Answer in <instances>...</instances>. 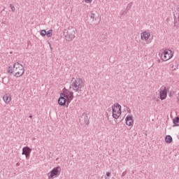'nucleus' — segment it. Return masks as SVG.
<instances>
[{
    "mask_svg": "<svg viewBox=\"0 0 179 179\" xmlns=\"http://www.w3.org/2000/svg\"><path fill=\"white\" fill-rule=\"evenodd\" d=\"M83 87V81L82 78H76L71 79V83L70 85V89L76 92L77 93H80L82 92V88Z\"/></svg>",
    "mask_w": 179,
    "mask_h": 179,
    "instance_id": "1",
    "label": "nucleus"
},
{
    "mask_svg": "<svg viewBox=\"0 0 179 179\" xmlns=\"http://www.w3.org/2000/svg\"><path fill=\"white\" fill-rule=\"evenodd\" d=\"M76 34V29L73 27H69L68 29H65L64 31V36L66 41H72L75 38Z\"/></svg>",
    "mask_w": 179,
    "mask_h": 179,
    "instance_id": "2",
    "label": "nucleus"
},
{
    "mask_svg": "<svg viewBox=\"0 0 179 179\" xmlns=\"http://www.w3.org/2000/svg\"><path fill=\"white\" fill-rule=\"evenodd\" d=\"M174 54L173 53V51L171 50H164L162 54H161V58L162 61H169V59H171L173 58V56Z\"/></svg>",
    "mask_w": 179,
    "mask_h": 179,
    "instance_id": "3",
    "label": "nucleus"
},
{
    "mask_svg": "<svg viewBox=\"0 0 179 179\" xmlns=\"http://www.w3.org/2000/svg\"><path fill=\"white\" fill-rule=\"evenodd\" d=\"M58 103L59 106H65L66 107H68V106H69L70 101L66 99L65 95H64V94H60V97L58 99Z\"/></svg>",
    "mask_w": 179,
    "mask_h": 179,
    "instance_id": "4",
    "label": "nucleus"
},
{
    "mask_svg": "<svg viewBox=\"0 0 179 179\" xmlns=\"http://www.w3.org/2000/svg\"><path fill=\"white\" fill-rule=\"evenodd\" d=\"M62 94H64V97L66 100L71 102V100H73V92L64 89L63 91V93Z\"/></svg>",
    "mask_w": 179,
    "mask_h": 179,
    "instance_id": "5",
    "label": "nucleus"
},
{
    "mask_svg": "<svg viewBox=\"0 0 179 179\" xmlns=\"http://www.w3.org/2000/svg\"><path fill=\"white\" fill-rule=\"evenodd\" d=\"M59 174H61V167L60 166L55 167L50 171V178L54 179V177L57 176H59Z\"/></svg>",
    "mask_w": 179,
    "mask_h": 179,
    "instance_id": "6",
    "label": "nucleus"
},
{
    "mask_svg": "<svg viewBox=\"0 0 179 179\" xmlns=\"http://www.w3.org/2000/svg\"><path fill=\"white\" fill-rule=\"evenodd\" d=\"M159 96L161 100H166L167 98V89L166 87H162L160 89Z\"/></svg>",
    "mask_w": 179,
    "mask_h": 179,
    "instance_id": "7",
    "label": "nucleus"
},
{
    "mask_svg": "<svg viewBox=\"0 0 179 179\" xmlns=\"http://www.w3.org/2000/svg\"><path fill=\"white\" fill-rule=\"evenodd\" d=\"M80 122L81 124H86V125H89V116H87V113H83L80 119Z\"/></svg>",
    "mask_w": 179,
    "mask_h": 179,
    "instance_id": "8",
    "label": "nucleus"
},
{
    "mask_svg": "<svg viewBox=\"0 0 179 179\" xmlns=\"http://www.w3.org/2000/svg\"><path fill=\"white\" fill-rule=\"evenodd\" d=\"M30 153H31V149L30 148L26 146L22 148V155H24L26 159H29Z\"/></svg>",
    "mask_w": 179,
    "mask_h": 179,
    "instance_id": "9",
    "label": "nucleus"
},
{
    "mask_svg": "<svg viewBox=\"0 0 179 179\" xmlns=\"http://www.w3.org/2000/svg\"><path fill=\"white\" fill-rule=\"evenodd\" d=\"M126 125H128V127H134V119L132 115H128L126 118Z\"/></svg>",
    "mask_w": 179,
    "mask_h": 179,
    "instance_id": "10",
    "label": "nucleus"
},
{
    "mask_svg": "<svg viewBox=\"0 0 179 179\" xmlns=\"http://www.w3.org/2000/svg\"><path fill=\"white\" fill-rule=\"evenodd\" d=\"M141 40L144 41H148L149 37H150V31H145L141 34Z\"/></svg>",
    "mask_w": 179,
    "mask_h": 179,
    "instance_id": "11",
    "label": "nucleus"
},
{
    "mask_svg": "<svg viewBox=\"0 0 179 179\" xmlns=\"http://www.w3.org/2000/svg\"><path fill=\"white\" fill-rule=\"evenodd\" d=\"M112 111L114 113H121V105L119 103H115L114 106H112Z\"/></svg>",
    "mask_w": 179,
    "mask_h": 179,
    "instance_id": "12",
    "label": "nucleus"
},
{
    "mask_svg": "<svg viewBox=\"0 0 179 179\" xmlns=\"http://www.w3.org/2000/svg\"><path fill=\"white\" fill-rule=\"evenodd\" d=\"M3 100L6 103V104H9V103L12 101V97H10V95L9 94H6L3 96Z\"/></svg>",
    "mask_w": 179,
    "mask_h": 179,
    "instance_id": "13",
    "label": "nucleus"
},
{
    "mask_svg": "<svg viewBox=\"0 0 179 179\" xmlns=\"http://www.w3.org/2000/svg\"><path fill=\"white\" fill-rule=\"evenodd\" d=\"M13 69H15V71H17V69H19V71H23L24 67L23 65L20 64V63L17 62L13 64Z\"/></svg>",
    "mask_w": 179,
    "mask_h": 179,
    "instance_id": "14",
    "label": "nucleus"
},
{
    "mask_svg": "<svg viewBox=\"0 0 179 179\" xmlns=\"http://www.w3.org/2000/svg\"><path fill=\"white\" fill-rule=\"evenodd\" d=\"M15 75L14 76H16L17 78H20V76H22L24 73V69H22V71L17 69L16 70V69H15Z\"/></svg>",
    "mask_w": 179,
    "mask_h": 179,
    "instance_id": "15",
    "label": "nucleus"
},
{
    "mask_svg": "<svg viewBox=\"0 0 179 179\" xmlns=\"http://www.w3.org/2000/svg\"><path fill=\"white\" fill-rule=\"evenodd\" d=\"M165 142L166 143H171V142H173V137H171V136H170V135H167L165 137Z\"/></svg>",
    "mask_w": 179,
    "mask_h": 179,
    "instance_id": "16",
    "label": "nucleus"
},
{
    "mask_svg": "<svg viewBox=\"0 0 179 179\" xmlns=\"http://www.w3.org/2000/svg\"><path fill=\"white\" fill-rule=\"evenodd\" d=\"M120 115H121V113H115V110H113L112 116L115 120H118L120 118Z\"/></svg>",
    "mask_w": 179,
    "mask_h": 179,
    "instance_id": "17",
    "label": "nucleus"
},
{
    "mask_svg": "<svg viewBox=\"0 0 179 179\" xmlns=\"http://www.w3.org/2000/svg\"><path fill=\"white\" fill-rule=\"evenodd\" d=\"M173 127H178L179 126V117H176L173 120Z\"/></svg>",
    "mask_w": 179,
    "mask_h": 179,
    "instance_id": "18",
    "label": "nucleus"
},
{
    "mask_svg": "<svg viewBox=\"0 0 179 179\" xmlns=\"http://www.w3.org/2000/svg\"><path fill=\"white\" fill-rule=\"evenodd\" d=\"M47 37H51L52 36V29H50L46 32Z\"/></svg>",
    "mask_w": 179,
    "mask_h": 179,
    "instance_id": "19",
    "label": "nucleus"
},
{
    "mask_svg": "<svg viewBox=\"0 0 179 179\" xmlns=\"http://www.w3.org/2000/svg\"><path fill=\"white\" fill-rule=\"evenodd\" d=\"M47 35V31H45V29H43L41 31V36H42V37H44Z\"/></svg>",
    "mask_w": 179,
    "mask_h": 179,
    "instance_id": "20",
    "label": "nucleus"
},
{
    "mask_svg": "<svg viewBox=\"0 0 179 179\" xmlns=\"http://www.w3.org/2000/svg\"><path fill=\"white\" fill-rule=\"evenodd\" d=\"M13 72H15V69H13V70L12 66H9L8 69V73H13Z\"/></svg>",
    "mask_w": 179,
    "mask_h": 179,
    "instance_id": "21",
    "label": "nucleus"
},
{
    "mask_svg": "<svg viewBox=\"0 0 179 179\" xmlns=\"http://www.w3.org/2000/svg\"><path fill=\"white\" fill-rule=\"evenodd\" d=\"M10 8L12 12H15V6H13V4H10Z\"/></svg>",
    "mask_w": 179,
    "mask_h": 179,
    "instance_id": "22",
    "label": "nucleus"
},
{
    "mask_svg": "<svg viewBox=\"0 0 179 179\" xmlns=\"http://www.w3.org/2000/svg\"><path fill=\"white\" fill-rule=\"evenodd\" d=\"M90 19H92V20H94L95 14L92 13L90 15Z\"/></svg>",
    "mask_w": 179,
    "mask_h": 179,
    "instance_id": "23",
    "label": "nucleus"
},
{
    "mask_svg": "<svg viewBox=\"0 0 179 179\" xmlns=\"http://www.w3.org/2000/svg\"><path fill=\"white\" fill-rule=\"evenodd\" d=\"M93 0H85V3H92Z\"/></svg>",
    "mask_w": 179,
    "mask_h": 179,
    "instance_id": "24",
    "label": "nucleus"
},
{
    "mask_svg": "<svg viewBox=\"0 0 179 179\" xmlns=\"http://www.w3.org/2000/svg\"><path fill=\"white\" fill-rule=\"evenodd\" d=\"M110 176H111V172H107L106 177H110Z\"/></svg>",
    "mask_w": 179,
    "mask_h": 179,
    "instance_id": "25",
    "label": "nucleus"
},
{
    "mask_svg": "<svg viewBox=\"0 0 179 179\" xmlns=\"http://www.w3.org/2000/svg\"><path fill=\"white\" fill-rule=\"evenodd\" d=\"M125 176H127V171H124V172L122 173V177H125Z\"/></svg>",
    "mask_w": 179,
    "mask_h": 179,
    "instance_id": "26",
    "label": "nucleus"
},
{
    "mask_svg": "<svg viewBox=\"0 0 179 179\" xmlns=\"http://www.w3.org/2000/svg\"><path fill=\"white\" fill-rule=\"evenodd\" d=\"M29 118H33V115H29Z\"/></svg>",
    "mask_w": 179,
    "mask_h": 179,
    "instance_id": "27",
    "label": "nucleus"
},
{
    "mask_svg": "<svg viewBox=\"0 0 179 179\" xmlns=\"http://www.w3.org/2000/svg\"><path fill=\"white\" fill-rule=\"evenodd\" d=\"M158 62H159V64H160V62H161L160 59H158Z\"/></svg>",
    "mask_w": 179,
    "mask_h": 179,
    "instance_id": "28",
    "label": "nucleus"
},
{
    "mask_svg": "<svg viewBox=\"0 0 179 179\" xmlns=\"http://www.w3.org/2000/svg\"><path fill=\"white\" fill-rule=\"evenodd\" d=\"M16 166H19V163H17V164H16Z\"/></svg>",
    "mask_w": 179,
    "mask_h": 179,
    "instance_id": "29",
    "label": "nucleus"
},
{
    "mask_svg": "<svg viewBox=\"0 0 179 179\" xmlns=\"http://www.w3.org/2000/svg\"><path fill=\"white\" fill-rule=\"evenodd\" d=\"M105 179H107V177H105Z\"/></svg>",
    "mask_w": 179,
    "mask_h": 179,
    "instance_id": "30",
    "label": "nucleus"
}]
</instances>
